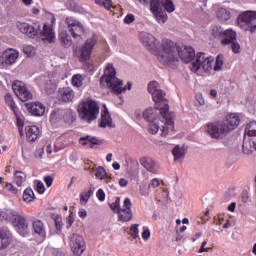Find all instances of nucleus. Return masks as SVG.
Masks as SVG:
<instances>
[{"label": "nucleus", "mask_w": 256, "mask_h": 256, "mask_svg": "<svg viewBox=\"0 0 256 256\" xmlns=\"http://www.w3.org/2000/svg\"><path fill=\"white\" fill-rule=\"evenodd\" d=\"M16 27L24 35L30 37V39H33L34 37H37V35H40V37H42V41H48V43H53L55 41V32H53V29L47 26V24L43 25L42 30L41 27L37 24H35V26H32L31 24L25 22H17Z\"/></svg>", "instance_id": "obj_1"}, {"label": "nucleus", "mask_w": 256, "mask_h": 256, "mask_svg": "<svg viewBox=\"0 0 256 256\" xmlns=\"http://www.w3.org/2000/svg\"><path fill=\"white\" fill-rule=\"evenodd\" d=\"M178 46L173 41L162 40L161 49L156 53L157 59L163 65H168L175 69L179 65V57H177Z\"/></svg>", "instance_id": "obj_2"}, {"label": "nucleus", "mask_w": 256, "mask_h": 256, "mask_svg": "<svg viewBox=\"0 0 256 256\" xmlns=\"http://www.w3.org/2000/svg\"><path fill=\"white\" fill-rule=\"evenodd\" d=\"M116 75L117 71L113 65L108 64L104 75L100 78V85L111 89V91L116 95H121V93H125L127 91V88L123 87V81L119 80Z\"/></svg>", "instance_id": "obj_3"}, {"label": "nucleus", "mask_w": 256, "mask_h": 256, "mask_svg": "<svg viewBox=\"0 0 256 256\" xmlns=\"http://www.w3.org/2000/svg\"><path fill=\"white\" fill-rule=\"evenodd\" d=\"M78 113L81 121L91 123L99 116V105H97V102L87 98L79 105Z\"/></svg>", "instance_id": "obj_4"}, {"label": "nucleus", "mask_w": 256, "mask_h": 256, "mask_svg": "<svg viewBox=\"0 0 256 256\" xmlns=\"http://www.w3.org/2000/svg\"><path fill=\"white\" fill-rule=\"evenodd\" d=\"M190 69L193 73L201 70L209 73L213 69V57L206 56L205 53L196 54L195 60L191 63Z\"/></svg>", "instance_id": "obj_5"}, {"label": "nucleus", "mask_w": 256, "mask_h": 256, "mask_svg": "<svg viewBox=\"0 0 256 256\" xmlns=\"http://www.w3.org/2000/svg\"><path fill=\"white\" fill-rule=\"evenodd\" d=\"M237 23L244 31L256 32V12L246 11L237 18Z\"/></svg>", "instance_id": "obj_6"}, {"label": "nucleus", "mask_w": 256, "mask_h": 256, "mask_svg": "<svg viewBox=\"0 0 256 256\" xmlns=\"http://www.w3.org/2000/svg\"><path fill=\"white\" fill-rule=\"evenodd\" d=\"M206 133L212 139H221L224 135L229 133V128L223 125V122H213L206 125Z\"/></svg>", "instance_id": "obj_7"}, {"label": "nucleus", "mask_w": 256, "mask_h": 256, "mask_svg": "<svg viewBox=\"0 0 256 256\" xmlns=\"http://www.w3.org/2000/svg\"><path fill=\"white\" fill-rule=\"evenodd\" d=\"M95 45H97V38L92 37L86 40L84 45L78 51L80 63H85V61H89V59H91V53H93Z\"/></svg>", "instance_id": "obj_8"}, {"label": "nucleus", "mask_w": 256, "mask_h": 256, "mask_svg": "<svg viewBox=\"0 0 256 256\" xmlns=\"http://www.w3.org/2000/svg\"><path fill=\"white\" fill-rule=\"evenodd\" d=\"M12 89L16 97H18V99H20V101L23 103H25V101H29V99H33V94H31L25 83L22 81H14L12 84Z\"/></svg>", "instance_id": "obj_9"}, {"label": "nucleus", "mask_w": 256, "mask_h": 256, "mask_svg": "<svg viewBox=\"0 0 256 256\" xmlns=\"http://www.w3.org/2000/svg\"><path fill=\"white\" fill-rule=\"evenodd\" d=\"M221 44L230 45L233 53H239V49H241V46L237 43V32L233 31V29H227L224 31Z\"/></svg>", "instance_id": "obj_10"}, {"label": "nucleus", "mask_w": 256, "mask_h": 256, "mask_svg": "<svg viewBox=\"0 0 256 256\" xmlns=\"http://www.w3.org/2000/svg\"><path fill=\"white\" fill-rule=\"evenodd\" d=\"M14 218L12 219V225L19 233V235H22V237H25L27 233H29V224L27 223V220L25 219V216L21 215V213L16 212L13 216Z\"/></svg>", "instance_id": "obj_11"}, {"label": "nucleus", "mask_w": 256, "mask_h": 256, "mask_svg": "<svg viewBox=\"0 0 256 256\" xmlns=\"http://www.w3.org/2000/svg\"><path fill=\"white\" fill-rule=\"evenodd\" d=\"M150 11L158 23H165L167 21V13L163 11V1L150 0Z\"/></svg>", "instance_id": "obj_12"}, {"label": "nucleus", "mask_w": 256, "mask_h": 256, "mask_svg": "<svg viewBox=\"0 0 256 256\" xmlns=\"http://www.w3.org/2000/svg\"><path fill=\"white\" fill-rule=\"evenodd\" d=\"M70 249L76 256H81L85 253V240L79 234H73L70 238Z\"/></svg>", "instance_id": "obj_13"}, {"label": "nucleus", "mask_w": 256, "mask_h": 256, "mask_svg": "<svg viewBox=\"0 0 256 256\" xmlns=\"http://www.w3.org/2000/svg\"><path fill=\"white\" fill-rule=\"evenodd\" d=\"M17 59H19L18 51L13 49L6 50L0 55V66L4 68L11 67L16 63Z\"/></svg>", "instance_id": "obj_14"}, {"label": "nucleus", "mask_w": 256, "mask_h": 256, "mask_svg": "<svg viewBox=\"0 0 256 256\" xmlns=\"http://www.w3.org/2000/svg\"><path fill=\"white\" fill-rule=\"evenodd\" d=\"M131 199L125 198L123 202V208L117 213L118 221L122 223H127L133 219V211H131L132 207Z\"/></svg>", "instance_id": "obj_15"}, {"label": "nucleus", "mask_w": 256, "mask_h": 256, "mask_svg": "<svg viewBox=\"0 0 256 256\" xmlns=\"http://www.w3.org/2000/svg\"><path fill=\"white\" fill-rule=\"evenodd\" d=\"M177 57L183 61V63H191L195 59V49L190 46H178Z\"/></svg>", "instance_id": "obj_16"}, {"label": "nucleus", "mask_w": 256, "mask_h": 256, "mask_svg": "<svg viewBox=\"0 0 256 256\" xmlns=\"http://www.w3.org/2000/svg\"><path fill=\"white\" fill-rule=\"evenodd\" d=\"M140 41L147 51H155L157 49V39L147 32L140 33Z\"/></svg>", "instance_id": "obj_17"}, {"label": "nucleus", "mask_w": 256, "mask_h": 256, "mask_svg": "<svg viewBox=\"0 0 256 256\" xmlns=\"http://www.w3.org/2000/svg\"><path fill=\"white\" fill-rule=\"evenodd\" d=\"M247 137H252L250 141V147H253L256 151V122L252 121L250 122L244 131V139H247Z\"/></svg>", "instance_id": "obj_18"}, {"label": "nucleus", "mask_w": 256, "mask_h": 256, "mask_svg": "<svg viewBox=\"0 0 256 256\" xmlns=\"http://www.w3.org/2000/svg\"><path fill=\"white\" fill-rule=\"evenodd\" d=\"M240 123L241 120L239 119L237 114H230L226 117L224 121H222V125L228 128V133H230V131H233L234 129H237Z\"/></svg>", "instance_id": "obj_19"}, {"label": "nucleus", "mask_w": 256, "mask_h": 256, "mask_svg": "<svg viewBox=\"0 0 256 256\" xmlns=\"http://www.w3.org/2000/svg\"><path fill=\"white\" fill-rule=\"evenodd\" d=\"M25 135H26V140L29 143H35L37 139H39V127L33 125V126H26L25 127Z\"/></svg>", "instance_id": "obj_20"}, {"label": "nucleus", "mask_w": 256, "mask_h": 256, "mask_svg": "<svg viewBox=\"0 0 256 256\" xmlns=\"http://www.w3.org/2000/svg\"><path fill=\"white\" fill-rule=\"evenodd\" d=\"M11 233L9 230L0 228V251L3 249H7L9 245H11Z\"/></svg>", "instance_id": "obj_21"}, {"label": "nucleus", "mask_w": 256, "mask_h": 256, "mask_svg": "<svg viewBox=\"0 0 256 256\" xmlns=\"http://www.w3.org/2000/svg\"><path fill=\"white\" fill-rule=\"evenodd\" d=\"M140 165L150 173H157V163L149 157L140 158Z\"/></svg>", "instance_id": "obj_22"}, {"label": "nucleus", "mask_w": 256, "mask_h": 256, "mask_svg": "<svg viewBox=\"0 0 256 256\" xmlns=\"http://www.w3.org/2000/svg\"><path fill=\"white\" fill-rule=\"evenodd\" d=\"M59 99L63 103H71V101L75 99V91H73V89L69 87L63 88L62 90H60Z\"/></svg>", "instance_id": "obj_23"}, {"label": "nucleus", "mask_w": 256, "mask_h": 256, "mask_svg": "<svg viewBox=\"0 0 256 256\" xmlns=\"http://www.w3.org/2000/svg\"><path fill=\"white\" fill-rule=\"evenodd\" d=\"M28 111L35 117H43L45 115V105L35 102L29 105Z\"/></svg>", "instance_id": "obj_24"}, {"label": "nucleus", "mask_w": 256, "mask_h": 256, "mask_svg": "<svg viewBox=\"0 0 256 256\" xmlns=\"http://www.w3.org/2000/svg\"><path fill=\"white\" fill-rule=\"evenodd\" d=\"M99 127H115V125H113V120L111 119V114H109V110H107V108H105L104 112L101 115V122L99 124Z\"/></svg>", "instance_id": "obj_25"}, {"label": "nucleus", "mask_w": 256, "mask_h": 256, "mask_svg": "<svg viewBox=\"0 0 256 256\" xmlns=\"http://www.w3.org/2000/svg\"><path fill=\"white\" fill-rule=\"evenodd\" d=\"M69 32L74 39H78V41H81L82 35H85V28L83 27V24L80 23L73 28H70Z\"/></svg>", "instance_id": "obj_26"}, {"label": "nucleus", "mask_w": 256, "mask_h": 256, "mask_svg": "<svg viewBox=\"0 0 256 256\" xmlns=\"http://www.w3.org/2000/svg\"><path fill=\"white\" fill-rule=\"evenodd\" d=\"M172 154L174 157V161H179L181 163V161L185 159V146H175L172 150Z\"/></svg>", "instance_id": "obj_27"}, {"label": "nucleus", "mask_w": 256, "mask_h": 256, "mask_svg": "<svg viewBox=\"0 0 256 256\" xmlns=\"http://www.w3.org/2000/svg\"><path fill=\"white\" fill-rule=\"evenodd\" d=\"M159 113L163 117V119H165L166 121L165 127L166 125L168 127L173 126V120L171 119V114L169 113V104H165L163 108H160Z\"/></svg>", "instance_id": "obj_28"}, {"label": "nucleus", "mask_w": 256, "mask_h": 256, "mask_svg": "<svg viewBox=\"0 0 256 256\" xmlns=\"http://www.w3.org/2000/svg\"><path fill=\"white\" fill-rule=\"evenodd\" d=\"M59 40L62 47H65L66 49L71 47V45H73V40L71 39V35H69L67 31H62L59 34Z\"/></svg>", "instance_id": "obj_29"}, {"label": "nucleus", "mask_w": 256, "mask_h": 256, "mask_svg": "<svg viewBox=\"0 0 256 256\" xmlns=\"http://www.w3.org/2000/svg\"><path fill=\"white\" fill-rule=\"evenodd\" d=\"M32 227L34 229V233H36L37 235H40V237H43V239H45V226L43 225V222L41 220H35L32 223Z\"/></svg>", "instance_id": "obj_30"}, {"label": "nucleus", "mask_w": 256, "mask_h": 256, "mask_svg": "<svg viewBox=\"0 0 256 256\" xmlns=\"http://www.w3.org/2000/svg\"><path fill=\"white\" fill-rule=\"evenodd\" d=\"M216 17L219 21H229L231 19V12L225 8H219L216 11Z\"/></svg>", "instance_id": "obj_31"}, {"label": "nucleus", "mask_w": 256, "mask_h": 256, "mask_svg": "<svg viewBox=\"0 0 256 256\" xmlns=\"http://www.w3.org/2000/svg\"><path fill=\"white\" fill-rule=\"evenodd\" d=\"M27 179V175L21 171H16L14 174V183L18 186L21 187L23 183H25V180Z\"/></svg>", "instance_id": "obj_32"}, {"label": "nucleus", "mask_w": 256, "mask_h": 256, "mask_svg": "<svg viewBox=\"0 0 256 256\" xmlns=\"http://www.w3.org/2000/svg\"><path fill=\"white\" fill-rule=\"evenodd\" d=\"M17 211L15 210H9L6 212H1L0 213V220L1 221H10V223L13 222L14 215H16Z\"/></svg>", "instance_id": "obj_33"}, {"label": "nucleus", "mask_w": 256, "mask_h": 256, "mask_svg": "<svg viewBox=\"0 0 256 256\" xmlns=\"http://www.w3.org/2000/svg\"><path fill=\"white\" fill-rule=\"evenodd\" d=\"M23 199L25 203H31V201H35V192H33V189H25L23 193Z\"/></svg>", "instance_id": "obj_34"}, {"label": "nucleus", "mask_w": 256, "mask_h": 256, "mask_svg": "<svg viewBox=\"0 0 256 256\" xmlns=\"http://www.w3.org/2000/svg\"><path fill=\"white\" fill-rule=\"evenodd\" d=\"M152 99L154 103H161L162 101H165V92H163L161 88L159 90H156L152 94Z\"/></svg>", "instance_id": "obj_35"}, {"label": "nucleus", "mask_w": 256, "mask_h": 256, "mask_svg": "<svg viewBox=\"0 0 256 256\" xmlns=\"http://www.w3.org/2000/svg\"><path fill=\"white\" fill-rule=\"evenodd\" d=\"M5 102L17 117V105H15V101H13V97L11 96V94L5 95Z\"/></svg>", "instance_id": "obj_36"}, {"label": "nucleus", "mask_w": 256, "mask_h": 256, "mask_svg": "<svg viewBox=\"0 0 256 256\" xmlns=\"http://www.w3.org/2000/svg\"><path fill=\"white\" fill-rule=\"evenodd\" d=\"M96 5H99L100 7H104V9H107V11H111V8L113 7V1L112 0H94Z\"/></svg>", "instance_id": "obj_37"}, {"label": "nucleus", "mask_w": 256, "mask_h": 256, "mask_svg": "<svg viewBox=\"0 0 256 256\" xmlns=\"http://www.w3.org/2000/svg\"><path fill=\"white\" fill-rule=\"evenodd\" d=\"M162 7H164L165 11L168 13H173V11H175V4H173V0H162Z\"/></svg>", "instance_id": "obj_38"}, {"label": "nucleus", "mask_w": 256, "mask_h": 256, "mask_svg": "<svg viewBox=\"0 0 256 256\" xmlns=\"http://www.w3.org/2000/svg\"><path fill=\"white\" fill-rule=\"evenodd\" d=\"M224 34H225V30H223V28L219 26L214 27L212 30L213 37H215L216 39H219V41H222Z\"/></svg>", "instance_id": "obj_39"}, {"label": "nucleus", "mask_w": 256, "mask_h": 256, "mask_svg": "<svg viewBox=\"0 0 256 256\" xmlns=\"http://www.w3.org/2000/svg\"><path fill=\"white\" fill-rule=\"evenodd\" d=\"M95 175L97 179H106V182L109 181V178L107 177V172L105 171V168H103L102 166L96 168Z\"/></svg>", "instance_id": "obj_40"}, {"label": "nucleus", "mask_w": 256, "mask_h": 256, "mask_svg": "<svg viewBox=\"0 0 256 256\" xmlns=\"http://www.w3.org/2000/svg\"><path fill=\"white\" fill-rule=\"evenodd\" d=\"M148 131L151 135H155L159 131V123H157V119L150 121Z\"/></svg>", "instance_id": "obj_41"}, {"label": "nucleus", "mask_w": 256, "mask_h": 256, "mask_svg": "<svg viewBox=\"0 0 256 256\" xmlns=\"http://www.w3.org/2000/svg\"><path fill=\"white\" fill-rule=\"evenodd\" d=\"M154 113L155 110L153 108H148L143 112V118L148 122L153 121L155 119Z\"/></svg>", "instance_id": "obj_42"}, {"label": "nucleus", "mask_w": 256, "mask_h": 256, "mask_svg": "<svg viewBox=\"0 0 256 256\" xmlns=\"http://www.w3.org/2000/svg\"><path fill=\"white\" fill-rule=\"evenodd\" d=\"M72 85L74 87H82L83 86V76L81 74H76L72 77Z\"/></svg>", "instance_id": "obj_43"}, {"label": "nucleus", "mask_w": 256, "mask_h": 256, "mask_svg": "<svg viewBox=\"0 0 256 256\" xmlns=\"http://www.w3.org/2000/svg\"><path fill=\"white\" fill-rule=\"evenodd\" d=\"M65 23L68 25L69 29H73V27H77V25L80 24L81 22H79L73 16H68L65 19Z\"/></svg>", "instance_id": "obj_44"}, {"label": "nucleus", "mask_w": 256, "mask_h": 256, "mask_svg": "<svg viewBox=\"0 0 256 256\" xmlns=\"http://www.w3.org/2000/svg\"><path fill=\"white\" fill-rule=\"evenodd\" d=\"M110 208L113 211V213H118L121 211V197H117L115 202L110 204Z\"/></svg>", "instance_id": "obj_45"}, {"label": "nucleus", "mask_w": 256, "mask_h": 256, "mask_svg": "<svg viewBox=\"0 0 256 256\" xmlns=\"http://www.w3.org/2000/svg\"><path fill=\"white\" fill-rule=\"evenodd\" d=\"M161 87L159 86V83L157 81H152L148 84V93L153 95L156 93V91L160 90Z\"/></svg>", "instance_id": "obj_46"}, {"label": "nucleus", "mask_w": 256, "mask_h": 256, "mask_svg": "<svg viewBox=\"0 0 256 256\" xmlns=\"http://www.w3.org/2000/svg\"><path fill=\"white\" fill-rule=\"evenodd\" d=\"M222 67H223V55L219 54L216 57L214 71H221Z\"/></svg>", "instance_id": "obj_47"}, {"label": "nucleus", "mask_w": 256, "mask_h": 256, "mask_svg": "<svg viewBox=\"0 0 256 256\" xmlns=\"http://www.w3.org/2000/svg\"><path fill=\"white\" fill-rule=\"evenodd\" d=\"M130 235L133 239L139 237V224H132L130 226Z\"/></svg>", "instance_id": "obj_48"}, {"label": "nucleus", "mask_w": 256, "mask_h": 256, "mask_svg": "<svg viewBox=\"0 0 256 256\" xmlns=\"http://www.w3.org/2000/svg\"><path fill=\"white\" fill-rule=\"evenodd\" d=\"M67 7L70 11H79V4H77V0H68Z\"/></svg>", "instance_id": "obj_49"}, {"label": "nucleus", "mask_w": 256, "mask_h": 256, "mask_svg": "<svg viewBox=\"0 0 256 256\" xmlns=\"http://www.w3.org/2000/svg\"><path fill=\"white\" fill-rule=\"evenodd\" d=\"M237 89V83L236 82H230L229 85L226 87V93L231 94L233 91Z\"/></svg>", "instance_id": "obj_50"}, {"label": "nucleus", "mask_w": 256, "mask_h": 256, "mask_svg": "<svg viewBox=\"0 0 256 256\" xmlns=\"http://www.w3.org/2000/svg\"><path fill=\"white\" fill-rule=\"evenodd\" d=\"M151 237V231L147 227H143V232H142V239L144 241H147Z\"/></svg>", "instance_id": "obj_51"}, {"label": "nucleus", "mask_w": 256, "mask_h": 256, "mask_svg": "<svg viewBox=\"0 0 256 256\" xmlns=\"http://www.w3.org/2000/svg\"><path fill=\"white\" fill-rule=\"evenodd\" d=\"M89 198H87V192H82L80 194V205H87Z\"/></svg>", "instance_id": "obj_52"}, {"label": "nucleus", "mask_w": 256, "mask_h": 256, "mask_svg": "<svg viewBox=\"0 0 256 256\" xmlns=\"http://www.w3.org/2000/svg\"><path fill=\"white\" fill-rule=\"evenodd\" d=\"M36 189L40 195H43V193H45V185L43 184V182L38 181Z\"/></svg>", "instance_id": "obj_53"}, {"label": "nucleus", "mask_w": 256, "mask_h": 256, "mask_svg": "<svg viewBox=\"0 0 256 256\" xmlns=\"http://www.w3.org/2000/svg\"><path fill=\"white\" fill-rule=\"evenodd\" d=\"M133 21H135V16L133 14H128L126 15V17L124 18V23L126 25H129L131 23H133Z\"/></svg>", "instance_id": "obj_54"}, {"label": "nucleus", "mask_w": 256, "mask_h": 256, "mask_svg": "<svg viewBox=\"0 0 256 256\" xmlns=\"http://www.w3.org/2000/svg\"><path fill=\"white\" fill-rule=\"evenodd\" d=\"M66 221H67L66 228L70 229L71 225H73V222L75 221V219H73V212H70V214L67 217Z\"/></svg>", "instance_id": "obj_55"}, {"label": "nucleus", "mask_w": 256, "mask_h": 256, "mask_svg": "<svg viewBox=\"0 0 256 256\" xmlns=\"http://www.w3.org/2000/svg\"><path fill=\"white\" fill-rule=\"evenodd\" d=\"M96 197L97 199H99L100 201H105V192L103 191V189H99L97 192H96Z\"/></svg>", "instance_id": "obj_56"}, {"label": "nucleus", "mask_w": 256, "mask_h": 256, "mask_svg": "<svg viewBox=\"0 0 256 256\" xmlns=\"http://www.w3.org/2000/svg\"><path fill=\"white\" fill-rule=\"evenodd\" d=\"M6 189H8V191H10V193H13L14 195H17V188H15V186H13V184L11 183H7L6 184Z\"/></svg>", "instance_id": "obj_57"}, {"label": "nucleus", "mask_w": 256, "mask_h": 256, "mask_svg": "<svg viewBox=\"0 0 256 256\" xmlns=\"http://www.w3.org/2000/svg\"><path fill=\"white\" fill-rule=\"evenodd\" d=\"M93 145H99V139L97 137L90 138L89 148L93 149Z\"/></svg>", "instance_id": "obj_58"}, {"label": "nucleus", "mask_w": 256, "mask_h": 256, "mask_svg": "<svg viewBox=\"0 0 256 256\" xmlns=\"http://www.w3.org/2000/svg\"><path fill=\"white\" fill-rule=\"evenodd\" d=\"M242 153H244V155H251L253 153V150H251L250 148L245 146V143H243V145H242Z\"/></svg>", "instance_id": "obj_59"}, {"label": "nucleus", "mask_w": 256, "mask_h": 256, "mask_svg": "<svg viewBox=\"0 0 256 256\" xmlns=\"http://www.w3.org/2000/svg\"><path fill=\"white\" fill-rule=\"evenodd\" d=\"M45 153V148H40L36 150L35 157H38L39 159H43V154Z\"/></svg>", "instance_id": "obj_60"}, {"label": "nucleus", "mask_w": 256, "mask_h": 256, "mask_svg": "<svg viewBox=\"0 0 256 256\" xmlns=\"http://www.w3.org/2000/svg\"><path fill=\"white\" fill-rule=\"evenodd\" d=\"M44 182L47 187H51V185H53V177L51 176L44 177Z\"/></svg>", "instance_id": "obj_61"}, {"label": "nucleus", "mask_w": 256, "mask_h": 256, "mask_svg": "<svg viewBox=\"0 0 256 256\" xmlns=\"http://www.w3.org/2000/svg\"><path fill=\"white\" fill-rule=\"evenodd\" d=\"M17 125H18L19 135H20V137H23V121L18 119Z\"/></svg>", "instance_id": "obj_62"}, {"label": "nucleus", "mask_w": 256, "mask_h": 256, "mask_svg": "<svg viewBox=\"0 0 256 256\" xmlns=\"http://www.w3.org/2000/svg\"><path fill=\"white\" fill-rule=\"evenodd\" d=\"M159 185H160L159 179L154 178L151 180L149 187H153L155 189L156 187H159Z\"/></svg>", "instance_id": "obj_63"}, {"label": "nucleus", "mask_w": 256, "mask_h": 256, "mask_svg": "<svg viewBox=\"0 0 256 256\" xmlns=\"http://www.w3.org/2000/svg\"><path fill=\"white\" fill-rule=\"evenodd\" d=\"M24 53H25V55H27V57H31V54L33 53V47L26 46L24 48Z\"/></svg>", "instance_id": "obj_64"}]
</instances>
